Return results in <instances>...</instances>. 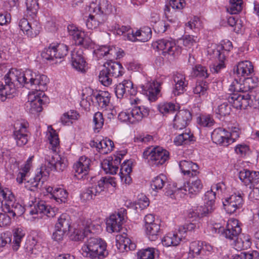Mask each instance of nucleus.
Instances as JSON below:
<instances>
[{
  "label": "nucleus",
  "instance_id": "obj_37",
  "mask_svg": "<svg viewBox=\"0 0 259 259\" xmlns=\"http://www.w3.org/2000/svg\"><path fill=\"white\" fill-rule=\"evenodd\" d=\"M166 181L167 178L164 175H159L152 180L151 182V187L153 190L158 191L163 188Z\"/></svg>",
  "mask_w": 259,
  "mask_h": 259
},
{
  "label": "nucleus",
  "instance_id": "obj_48",
  "mask_svg": "<svg viewBox=\"0 0 259 259\" xmlns=\"http://www.w3.org/2000/svg\"><path fill=\"white\" fill-rule=\"evenodd\" d=\"M244 81V87H245V90L247 93L250 91H253V89L257 85L258 79L256 77H245L243 79Z\"/></svg>",
  "mask_w": 259,
  "mask_h": 259
},
{
  "label": "nucleus",
  "instance_id": "obj_63",
  "mask_svg": "<svg viewBox=\"0 0 259 259\" xmlns=\"http://www.w3.org/2000/svg\"><path fill=\"white\" fill-rule=\"evenodd\" d=\"M228 24L231 27H235L234 31L238 32L241 28V25L240 23H238V19L236 16H230L227 17Z\"/></svg>",
  "mask_w": 259,
  "mask_h": 259
},
{
  "label": "nucleus",
  "instance_id": "obj_60",
  "mask_svg": "<svg viewBox=\"0 0 259 259\" xmlns=\"http://www.w3.org/2000/svg\"><path fill=\"white\" fill-rule=\"evenodd\" d=\"M102 150L101 151L102 153H108L110 152L113 150L114 148V143L110 139H103L102 140Z\"/></svg>",
  "mask_w": 259,
  "mask_h": 259
},
{
  "label": "nucleus",
  "instance_id": "obj_38",
  "mask_svg": "<svg viewBox=\"0 0 259 259\" xmlns=\"http://www.w3.org/2000/svg\"><path fill=\"white\" fill-rule=\"evenodd\" d=\"M70 220L65 214H62L58 219V222L55 225V228L65 231L68 232L70 230Z\"/></svg>",
  "mask_w": 259,
  "mask_h": 259
},
{
  "label": "nucleus",
  "instance_id": "obj_44",
  "mask_svg": "<svg viewBox=\"0 0 259 259\" xmlns=\"http://www.w3.org/2000/svg\"><path fill=\"white\" fill-rule=\"evenodd\" d=\"M112 76L109 74L107 69L104 68L100 72L99 80L104 86L108 87L111 84L112 82Z\"/></svg>",
  "mask_w": 259,
  "mask_h": 259
},
{
  "label": "nucleus",
  "instance_id": "obj_51",
  "mask_svg": "<svg viewBox=\"0 0 259 259\" xmlns=\"http://www.w3.org/2000/svg\"><path fill=\"white\" fill-rule=\"evenodd\" d=\"M102 167L107 174L114 175L116 174L118 167L113 164L109 160H104L102 163Z\"/></svg>",
  "mask_w": 259,
  "mask_h": 259
},
{
  "label": "nucleus",
  "instance_id": "obj_59",
  "mask_svg": "<svg viewBox=\"0 0 259 259\" xmlns=\"http://www.w3.org/2000/svg\"><path fill=\"white\" fill-rule=\"evenodd\" d=\"M102 23L100 20L95 17V16L90 15L88 19L86 20V25L90 29L97 28L99 24Z\"/></svg>",
  "mask_w": 259,
  "mask_h": 259
},
{
  "label": "nucleus",
  "instance_id": "obj_12",
  "mask_svg": "<svg viewBox=\"0 0 259 259\" xmlns=\"http://www.w3.org/2000/svg\"><path fill=\"white\" fill-rule=\"evenodd\" d=\"M215 192L212 189L207 191L203 197L204 205L198 207L197 212H194L195 214L198 217H203L211 213L215 209Z\"/></svg>",
  "mask_w": 259,
  "mask_h": 259
},
{
  "label": "nucleus",
  "instance_id": "obj_23",
  "mask_svg": "<svg viewBox=\"0 0 259 259\" xmlns=\"http://www.w3.org/2000/svg\"><path fill=\"white\" fill-rule=\"evenodd\" d=\"M123 219L124 217L121 216L119 213L111 215L106 222L107 231L109 233L119 232L121 229Z\"/></svg>",
  "mask_w": 259,
  "mask_h": 259
},
{
  "label": "nucleus",
  "instance_id": "obj_3",
  "mask_svg": "<svg viewBox=\"0 0 259 259\" xmlns=\"http://www.w3.org/2000/svg\"><path fill=\"white\" fill-rule=\"evenodd\" d=\"M81 250L83 255L90 259H104L108 254L107 243L100 238L90 237Z\"/></svg>",
  "mask_w": 259,
  "mask_h": 259
},
{
  "label": "nucleus",
  "instance_id": "obj_49",
  "mask_svg": "<svg viewBox=\"0 0 259 259\" xmlns=\"http://www.w3.org/2000/svg\"><path fill=\"white\" fill-rule=\"evenodd\" d=\"M193 137L189 133H183L180 134L177 136L174 142L176 145L179 146L183 144H187L188 142L192 140Z\"/></svg>",
  "mask_w": 259,
  "mask_h": 259
},
{
  "label": "nucleus",
  "instance_id": "obj_64",
  "mask_svg": "<svg viewBox=\"0 0 259 259\" xmlns=\"http://www.w3.org/2000/svg\"><path fill=\"white\" fill-rule=\"evenodd\" d=\"M249 178L250 182L248 186H249L250 189H251L252 187H254L259 183V172L251 171Z\"/></svg>",
  "mask_w": 259,
  "mask_h": 259
},
{
  "label": "nucleus",
  "instance_id": "obj_55",
  "mask_svg": "<svg viewBox=\"0 0 259 259\" xmlns=\"http://www.w3.org/2000/svg\"><path fill=\"white\" fill-rule=\"evenodd\" d=\"M236 259H259V254L255 250L243 252L238 255Z\"/></svg>",
  "mask_w": 259,
  "mask_h": 259
},
{
  "label": "nucleus",
  "instance_id": "obj_52",
  "mask_svg": "<svg viewBox=\"0 0 259 259\" xmlns=\"http://www.w3.org/2000/svg\"><path fill=\"white\" fill-rule=\"evenodd\" d=\"M154 248H148L140 250L138 252L137 259H154Z\"/></svg>",
  "mask_w": 259,
  "mask_h": 259
},
{
  "label": "nucleus",
  "instance_id": "obj_4",
  "mask_svg": "<svg viewBox=\"0 0 259 259\" xmlns=\"http://www.w3.org/2000/svg\"><path fill=\"white\" fill-rule=\"evenodd\" d=\"M108 184L115 187L116 183L115 178L111 177L102 178L97 183L91 184L81 194V199L86 201L95 199L96 196H99L104 191V185Z\"/></svg>",
  "mask_w": 259,
  "mask_h": 259
},
{
  "label": "nucleus",
  "instance_id": "obj_42",
  "mask_svg": "<svg viewBox=\"0 0 259 259\" xmlns=\"http://www.w3.org/2000/svg\"><path fill=\"white\" fill-rule=\"evenodd\" d=\"M229 3L227 10L231 14H237L242 10V0H229Z\"/></svg>",
  "mask_w": 259,
  "mask_h": 259
},
{
  "label": "nucleus",
  "instance_id": "obj_2",
  "mask_svg": "<svg viewBox=\"0 0 259 259\" xmlns=\"http://www.w3.org/2000/svg\"><path fill=\"white\" fill-rule=\"evenodd\" d=\"M48 139L51 151L45 156L47 166L51 170L62 171L67 166V160L58 154L60 143L58 135L55 132H50Z\"/></svg>",
  "mask_w": 259,
  "mask_h": 259
},
{
  "label": "nucleus",
  "instance_id": "obj_35",
  "mask_svg": "<svg viewBox=\"0 0 259 259\" xmlns=\"http://www.w3.org/2000/svg\"><path fill=\"white\" fill-rule=\"evenodd\" d=\"M93 97L98 103L99 107L105 108L107 106L110 102V96L108 92H101L97 94L93 95Z\"/></svg>",
  "mask_w": 259,
  "mask_h": 259
},
{
  "label": "nucleus",
  "instance_id": "obj_30",
  "mask_svg": "<svg viewBox=\"0 0 259 259\" xmlns=\"http://www.w3.org/2000/svg\"><path fill=\"white\" fill-rule=\"evenodd\" d=\"M179 166L182 172L185 175H188L193 177L196 176L199 172L198 171V165L191 161L182 160L179 163Z\"/></svg>",
  "mask_w": 259,
  "mask_h": 259
},
{
  "label": "nucleus",
  "instance_id": "obj_57",
  "mask_svg": "<svg viewBox=\"0 0 259 259\" xmlns=\"http://www.w3.org/2000/svg\"><path fill=\"white\" fill-rule=\"evenodd\" d=\"M131 29V27L130 26H120L118 24H115L114 26V30L113 32L115 34H116L117 35H124V39H127L126 38V34H124L126 33V32H128Z\"/></svg>",
  "mask_w": 259,
  "mask_h": 259
},
{
  "label": "nucleus",
  "instance_id": "obj_14",
  "mask_svg": "<svg viewBox=\"0 0 259 259\" xmlns=\"http://www.w3.org/2000/svg\"><path fill=\"white\" fill-rule=\"evenodd\" d=\"M28 123L16 122L14 124L13 137L19 146L25 145L28 142Z\"/></svg>",
  "mask_w": 259,
  "mask_h": 259
},
{
  "label": "nucleus",
  "instance_id": "obj_16",
  "mask_svg": "<svg viewBox=\"0 0 259 259\" xmlns=\"http://www.w3.org/2000/svg\"><path fill=\"white\" fill-rule=\"evenodd\" d=\"M91 160L85 156H81L78 161L73 165L74 177L77 179H83L90 170Z\"/></svg>",
  "mask_w": 259,
  "mask_h": 259
},
{
  "label": "nucleus",
  "instance_id": "obj_25",
  "mask_svg": "<svg viewBox=\"0 0 259 259\" xmlns=\"http://www.w3.org/2000/svg\"><path fill=\"white\" fill-rule=\"evenodd\" d=\"M253 72V66L249 61H241L234 68V72L238 77H243L250 75Z\"/></svg>",
  "mask_w": 259,
  "mask_h": 259
},
{
  "label": "nucleus",
  "instance_id": "obj_33",
  "mask_svg": "<svg viewBox=\"0 0 259 259\" xmlns=\"http://www.w3.org/2000/svg\"><path fill=\"white\" fill-rule=\"evenodd\" d=\"M112 11V6L107 0H100L98 7L94 8L97 15H108Z\"/></svg>",
  "mask_w": 259,
  "mask_h": 259
},
{
  "label": "nucleus",
  "instance_id": "obj_1",
  "mask_svg": "<svg viewBox=\"0 0 259 259\" xmlns=\"http://www.w3.org/2000/svg\"><path fill=\"white\" fill-rule=\"evenodd\" d=\"M18 73L11 74V79L17 81L23 87L35 89V91L30 92L28 96L29 111L31 113L40 112L42 111V105L49 102V99L45 95L44 91L47 89L49 78L47 76L40 74L31 70H26L19 74V78L17 77Z\"/></svg>",
  "mask_w": 259,
  "mask_h": 259
},
{
  "label": "nucleus",
  "instance_id": "obj_19",
  "mask_svg": "<svg viewBox=\"0 0 259 259\" xmlns=\"http://www.w3.org/2000/svg\"><path fill=\"white\" fill-rule=\"evenodd\" d=\"M191 119V113L189 110H180L174 118V127L176 129L182 130L188 125Z\"/></svg>",
  "mask_w": 259,
  "mask_h": 259
},
{
  "label": "nucleus",
  "instance_id": "obj_58",
  "mask_svg": "<svg viewBox=\"0 0 259 259\" xmlns=\"http://www.w3.org/2000/svg\"><path fill=\"white\" fill-rule=\"evenodd\" d=\"M193 73L194 75L196 77H202L203 78H206L208 76L206 68L201 65L196 66L193 69Z\"/></svg>",
  "mask_w": 259,
  "mask_h": 259
},
{
  "label": "nucleus",
  "instance_id": "obj_21",
  "mask_svg": "<svg viewBox=\"0 0 259 259\" xmlns=\"http://www.w3.org/2000/svg\"><path fill=\"white\" fill-rule=\"evenodd\" d=\"M152 32L149 27H145L142 29L137 30L135 33L133 31L132 33H127L126 38L127 40L135 41L136 40L142 42L147 41L151 37Z\"/></svg>",
  "mask_w": 259,
  "mask_h": 259
},
{
  "label": "nucleus",
  "instance_id": "obj_5",
  "mask_svg": "<svg viewBox=\"0 0 259 259\" xmlns=\"http://www.w3.org/2000/svg\"><path fill=\"white\" fill-rule=\"evenodd\" d=\"M143 157L152 165L159 166L164 164L169 158V152L160 147H148L143 153Z\"/></svg>",
  "mask_w": 259,
  "mask_h": 259
},
{
  "label": "nucleus",
  "instance_id": "obj_13",
  "mask_svg": "<svg viewBox=\"0 0 259 259\" xmlns=\"http://www.w3.org/2000/svg\"><path fill=\"white\" fill-rule=\"evenodd\" d=\"M241 231L242 229L238 220L232 218L228 220L226 229L224 228L223 236L235 242Z\"/></svg>",
  "mask_w": 259,
  "mask_h": 259
},
{
  "label": "nucleus",
  "instance_id": "obj_10",
  "mask_svg": "<svg viewBox=\"0 0 259 259\" xmlns=\"http://www.w3.org/2000/svg\"><path fill=\"white\" fill-rule=\"evenodd\" d=\"M67 53L68 47L63 44H59L56 46L51 45L45 48L41 52V56L47 60L54 61L63 58Z\"/></svg>",
  "mask_w": 259,
  "mask_h": 259
},
{
  "label": "nucleus",
  "instance_id": "obj_22",
  "mask_svg": "<svg viewBox=\"0 0 259 259\" xmlns=\"http://www.w3.org/2000/svg\"><path fill=\"white\" fill-rule=\"evenodd\" d=\"M131 114V123L136 124L141 121L143 118L148 116L150 110L144 106H135L130 111Z\"/></svg>",
  "mask_w": 259,
  "mask_h": 259
},
{
  "label": "nucleus",
  "instance_id": "obj_50",
  "mask_svg": "<svg viewBox=\"0 0 259 259\" xmlns=\"http://www.w3.org/2000/svg\"><path fill=\"white\" fill-rule=\"evenodd\" d=\"M14 239L13 249L14 250H17L20 246V243L22 238L24 236V234L23 233L22 230L20 229H16L14 231Z\"/></svg>",
  "mask_w": 259,
  "mask_h": 259
},
{
  "label": "nucleus",
  "instance_id": "obj_56",
  "mask_svg": "<svg viewBox=\"0 0 259 259\" xmlns=\"http://www.w3.org/2000/svg\"><path fill=\"white\" fill-rule=\"evenodd\" d=\"M231 109L230 105L224 102L218 106L216 113L221 116H225L230 113Z\"/></svg>",
  "mask_w": 259,
  "mask_h": 259
},
{
  "label": "nucleus",
  "instance_id": "obj_6",
  "mask_svg": "<svg viewBox=\"0 0 259 259\" xmlns=\"http://www.w3.org/2000/svg\"><path fill=\"white\" fill-rule=\"evenodd\" d=\"M47 176L41 169L33 179L29 180L27 174L19 172L17 175L16 181L19 184L24 182L26 187H28L31 191H34L36 189H43L42 186Z\"/></svg>",
  "mask_w": 259,
  "mask_h": 259
},
{
  "label": "nucleus",
  "instance_id": "obj_34",
  "mask_svg": "<svg viewBox=\"0 0 259 259\" xmlns=\"http://www.w3.org/2000/svg\"><path fill=\"white\" fill-rule=\"evenodd\" d=\"M251 244V237L247 234H242L235 241V246L240 250L247 249Z\"/></svg>",
  "mask_w": 259,
  "mask_h": 259
},
{
  "label": "nucleus",
  "instance_id": "obj_39",
  "mask_svg": "<svg viewBox=\"0 0 259 259\" xmlns=\"http://www.w3.org/2000/svg\"><path fill=\"white\" fill-rule=\"evenodd\" d=\"M73 38L75 41V44L78 46H81L84 48L89 47L90 44V39L87 37H85L84 32L79 30L74 35Z\"/></svg>",
  "mask_w": 259,
  "mask_h": 259
},
{
  "label": "nucleus",
  "instance_id": "obj_15",
  "mask_svg": "<svg viewBox=\"0 0 259 259\" xmlns=\"http://www.w3.org/2000/svg\"><path fill=\"white\" fill-rule=\"evenodd\" d=\"M243 199L242 194L235 193L226 198L223 203L224 209L228 213H233L237 209H241L243 205Z\"/></svg>",
  "mask_w": 259,
  "mask_h": 259
},
{
  "label": "nucleus",
  "instance_id": "obj_20",
  "mask_svg": "<svg viewBox=\"0 0 259 259\" xmlns=\"http://www.w3.org/2000/svg\"><path fill=\"white\" fill-rule=\"evenodd\" d=\"M173 80L175 85L172 93L175 96L180 95L186 91L188 81L186 79V76L184 74L180 72H176L174 74Z\"/></svg>",
  "mask_w": 259,
  "mask_h": 259
},
{
  "label": "nucleus",
  "instance_id": "obj_29",
  "mask_svg": "<svg viewBox=\"0 0 259 259\" xmlns=\"http://www.w3.org/2000/svg\"><path fill=\"white\" fill-rule=\"evenodd\" d=\"M229 49H225L224 47L222 45L219 46L218 48L214 50L213 54L214 56L218 57L220 62L216 64H214L212 67H210L211 71H213L214 73H218L220 70L224 68L225 65L224 61L225 59V51H229Z\"/></svg>",
  "mask_w": 259,
  "mask_h": 259
},
{
  "label": "nucleus",
  "instance_id": "obj_62",
  "mask_svg": "<svg viewBox=\"0 0 259 259\" xmlns=\"http://www.w3.org/2000/svg\"><path fill=\"white\" fill-rule=\"evenodd\" d=\"M251 171L243 169L241 170L239 174V177L241 182L246 186H248L250 182L249 177L251 175Z\"/></svg>",
  "mask_w": 259,
  "mask_h": 259
},
{
  "label": "nucleus",
  "instance_id": "obj_54",
  "mask_svg": "<svg viewBox=\"0 0 259 259\" xmlns=\"http://www.w3.org/2000/svg\"><path fill=\"white\" fill-rule=\"evenodd\" d=\"M93 122L95 124V130H98V132H99V130L102 127L104 124V118L101 112H97L94 114Z\"/></svg>",
  "mask_w": 259,
  "mask_h": 259
},
{
  "label": "nucleus",
  "instance_id": "obj_18",
  "mask_svg": "<svg viewBox=\"0 0 259 259\" xmlns=\"http://www.w3.org/2000/svg\"><path fill=\"white\" fill-rule=\"evenodd\" d=\"M115 93L117 98L121 99L128 95H135L136 90L133 88V82L130 80H124L122 82L116 85Z\"/></svg>",
  "mask_w": 259,
  "mask_h": 259
},
{
  "label": "nucleus",
  "instance_id": "obj_40",
  "mask_svg": "<svg viewBox=\"0 0 259 259\" xmlns=\"http://www.w3.org/2000/svg\"><path fill=\"white\" fill-rule=\"evenodd\" d=\"M245 88L243 80H241V78H240L238 80L235 78L230 84L229 90L230 92L243 94L247 93Z\"/></svg>",
  "mask_w": 259,
  "mask_h": 259
},
{
  "label": "nucleus",
  "instance_id": "obj_28",
  "mask_svg": "<svg viewBox=\"0 0 259 259\" xmlns=\"http://www.w3.org/2000/svg\"><path fill=\"white\" fill-rule=\"evenodd\" d=\"M3 211L14 218L22 215L25 212V208L19 203L15 202L14 200L6 204L3 207Z\"/></svg>",
  "mask_w": 259,
  "mask_h": 259
},
{
  "label": "nucleus",
  "instance_id": "obj_47",
  "mask_svg": "<svg viewBox=\"0 0 259 259\" xmlns=\"http://www.w3.org/2000/svg\"><path fill=\"white\" fill-rule=\"evenodd\" d=\"M203 242L199 241L192 242L190 245L189 254L196 259H198V256L202 252Z\"/></svg>",
  "mask_w": 259,
  "mask_h": 259
},
{
  "label": "nucleus",
  "instance_id": "obj_26",
  "mask_svg": "<svg viewBox=\"0 0 259 259\" xmlns=\"http://www.w3.org/2000/svg\"><path fill=\"white\" fill-rule=\"evenodd\" d=\"M229 138V132L221 127L215 129L211 134L213 142L218 144L228 146L230 144Z\"/></svg>",
  "mask_w": 259,
  "mask_h": 259
},
{
  "label": "nucleus",
  "instance_id": "obj_32",
  "mask_svg": "<svg viewBox=\"0 0 259 259\" xmlns=\"http://www.w3.org/2000/svg\"><path fill=\"white\" fill-rule=\"evenodd\" d=\"M203 185L200 180L197 179L196 180L189 181L184 184V191L188 192V193L191 195L196 194L199 193L202 188Z\"/></svg>",
  "mask_w": 259,
  "mask_h": 259
},
{
  "label": "nucleus",
  "instance_id": "obj_31",
  "mask_svg": "<svg viewBox=\"0 0 259 259\" xmlns=\"http://www.w3.org/2000/svg\"><path fill=\"white\" fill-rule=\"evenodd\" d=\"M105 68L109 72V74L114 77L122 75L123 68L121 64L116 62H110L104 65Z\"/></svg>",
  "mask_w": 259,
  "mask_h": 259
},
{
  "label": "nucleus",
  "instance_id": "obj_24",
  "mask_svg": "<svg viewBox=\"0 0 259 259\" xmlns=\"http://www.w3.org/2000/svg\"><path fill=\"white\" fill-rule=\"evenodd\" d=\"M29 213L31 215L44 214L48 217H53L55 214L53 208L47 205L46 202L41 200L35 202Z\"/></svg>",
  "mask_w": 259,
  "mask_h": 259
},
{
  "label": "nucleus",
  "instance_id": "obj_11",
  "mask_svg": "<svg viewBox=\"0 0 259 259\" xmlns=\"http://www.w3.org/2000/svg\"><path fill=\"white\" fill-rule=\"evenodd\" d=\"M156 43L157 49L162 50L164 56L167 54L176 56L181 53V48L176 45L175 41L171 38L159 39Z\"/></svg>",
  "mask_w": 259,
  "mask_h": 259
},
{
  "label": "nucleus",
  "instance_id": "obj_61",
  "mask_svg": "<svg viewBox=\"0 0 259 259\" xmlns=\"http://www.w3.org/2000/svg\"><path fill=\"white\" fill-rule=\"evenodd\" d=\"M19 26L24 33L25 32L26 35L32 36V33L29 30V28H31L30 23L26 19L23 18L20 20Z\"/></svg>",
  "mask_w": 259,
  "mask_h": 259
},
{
  "label": "nucleus",
  "instance_id": "obj_7",
  "mask_svg": "<svg viewBox=\"0 0 259 259\" xmlns=\"http://www.w3.org/2000/svg\"><path fill=\"white\" fill-rule=\"evenodd\" d=\"M47 176L41 169L33 179L29 180L27 174L19 172L17 175L16 181L19 184L24 182L26 187H28L31 191H34L36 189H43L42 186Z\"/></svg>",
  "mask_w": 259,
  "mask_h": 259
},
{
  "label": "nucleus",
  "instance_id": "obj_41",
  "mask_svg": "<svg viewBox=\"0 0 259 259\" xmlns=\"http://www.w3.org/2000/svg\"><path fill=\"white\" fill-rule=\"evenodd\" d=\"M208 87L206 82H197L196 85L193 89V92L194 94L201 98L206 97L207 95Z\"/></svg>",
  "mask_w": 259,
  "mask_h": 259
},
{
  "label": "nucleus",
  "instance_id": "obj_53",
  "mask_svg": "<svg viewBox=\"0 0 259 259\" xmlns=\"http://www.w3.org/2000/svg\"><path fill=\"white\" fill-rule=\"evenodd\" d=\"M197 122L204 127H208L212 126L214 121L210 115H203L197 118Z\"/></svg>",
  "mask_w": 259,
  "mask_h": 259
},
{
  "label": "nucleus",
  "instance_id": "obj_45",
  "mask_svg": "<svg viewBox=\"0 0 259 259\" xmlns=\"http://www.w3.org/2000/svg\"><path fill=\"white\" fill-rule=\"evenodd\" d=\"M158 109L163 115L174 113L177 110L176 105L170 102L160 103L158 106Z\"/></svg>",
  "mask_w": 259,
  "mask_h": 259
},
{
  "label": "nucleus",
  "instance_id": "obj_17",
  "mask_svg": "<svg viewBox=\"0 0 259 259\" xmlns=\"http://www.w3.org/2000/svg\"><path fill=\"white\" fill-rule=\"evenodd\" d=\"M71 64L77 71L81 72H85L86 61L83 56V51L82 49H76L72 51Z\"/></svg>",
  "mask_w": 259,
  "mask_h": 259
},
{
  "label": "nucleus",
  "instance_id": "obj_43",
  "mask_svg": "<svg viewBox=\"0 0 259 259\" xmlns=\"http://www.w3.org/2000/svg\"><path fill=\"white\" fill-rule=\"evenodd\" d=\"M27 14L32 18L36 16L39 9L37 0H26Z\"/></svg>",
  "mask_w": 259,
  "mask_h": 259
},
{
  "label": "nucleus",
  "instance_id": "obj_36",
  "mask_svg": "<svg viewBox=\"0 0 259 259\" xmlns=\"http://www.w3.org/2000/svg\"><path fill=\"white\" fill-rule=\"evenodd\" d=\"M146 234L149 240L155 241L158 238L160 232V225L159 224H153L146 226Z\"/></svg>",
  "mask_w": 259,
  "mask_h": 259
},
{
  "label": "nucleus",
  "instance_id": "obj_9",
  "mask_svg": "<svg viewBox=\"0 0 259 259\" xmlns=\"http://www.w3.org/2000/svg\"><path fill=\"white\" fill-rule=\"evenodd\" d=\"M251 91L243 94L234 93L227 98L228 101L234 108L246 109L248 106L252 107Z\"/></svg>",
  "mask_w": 259,
  "mask_h": 259
},
{
  "label": "nucleus",
  "instance_id": "obj_27",
  "mask_svg": "<svg viewBox=\"0 0 259 259\" xmlns=\"http://www.w3.org/2000/svg\"><path fill=\"white\" fill-rule=\"evenodd\" d=\"M160 83L157 81L148 82L146 86L142 85L143 93L146 95L148 99L151 101H154L157 99V96L160 92Z\"/></svg>",
  "mask_w": 259,
  "mask_h": 259
},
{
  "label": "nucleus",
  "instance_id": "obj_8",
  "mask_svg": "<svg viewBox=\"0 0 259 259\" xmlns=\"http://www.w3.org/2000/svg\"><path fill=\"white\" fill-rule=\"evenodd\" d=\"M16 72L18 73L17 77L19 78V74H21V72L12 69L5 76V84L0 81V100L3 102L5 101L7 98H11L16 92L15 82L17 81H14L10 78L12 73L16 75Z\"/></svg>",
  "mask_w": 259,
  "mask_h": 259
},
{
  "label": "nucleus",
  "instance_id": "obj_46",
  "mask_svg": "<svg viewBox=\"0 0 259 259\" xmlns=\"http://www.w3.org/2000/svg\"><path fill=\"white\" fill-rule=\"evenodd\" d=\"M68 197L67 192L61 188H55V192L53 193V198L59 203L65 202Z\"/></svg>",
  "mask_w": 259,
  "mask_h": 259
}]
</instances>
